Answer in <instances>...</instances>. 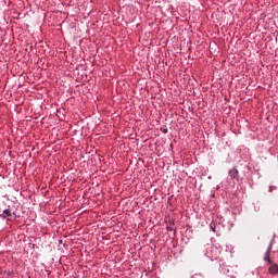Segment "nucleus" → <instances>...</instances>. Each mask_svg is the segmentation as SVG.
Returning <instances> with one entry per match:
<instances>
[{
	"instance_id": "f257e3e1",
	"label": "nucleus",
	"mask_w": 278,
	"mask_h": 278,
	"mask_svg": "<svg viewBox=\"0 0 278 278\" xmlns=\"http://www.w3.org/2000/svg\"><path fill=\"white\" fill-rule=\"evenodd\" d=\"M205 255H206V257H210L211 260H218V257L220 255V249H218V247H216V245H208L206 248Z\"/></svg>"
},
{
	"instance_id": "f03ea898",
	"label": "nucleus",
	"mask_w": 278,
	"mask_h": 278,
	"mask_svg": "<svg viewBox=\"0 0 278 278\" xmlns=\"http://www.w3.org/2000/svg\"><path fill=\"white\" fill-rule=\"evenodd\" d=\"M228 175L230 177V179H236V181H239L240 179V173L238 172V168L232 167L231 169H229Z\"/></svg>"
},
{
	"instance_id": "7ed1b4c3",
	"label": "nucleus",
	"mask_w": 278,
	"mask_h": 278,
	"mask_svg": "<svg viewBox=\"0 0 278 278\" xmlns=\"http://www.w3.org/2000/svg\"><path fill=\"white\" fill-rule=\"evenodd\" d=\"M269 275H277L278 274V264L277 263H269L268 267Z\"/></svg>"
},
{
	"instance_id": "20e7f679",
	"label": "nucleus",
	"mask_w": 278,
	"mask_h": 278,
	"mask_svg": "<svg viewBox=\"0 0 278 278\" xmlns=\"http://www.w3.org/2000/svg\"><path fill=\"white\" fill-rule=\"evenodd\" d=\"M12 216H14V213L12 212V210L7 208L2 212V214H0V218H12Z\"/></svg>"
},
{
	"instance_id": "39448f33",
	"label": "nucleus",
	"mask_w": 278,
	"mask_h": 278,
	"mask_svg": "<svg viewBox=\"0 0 278 278\" xmlns=\"http://www.w3.org/2000/svg\"><path fill=\"white\" fill-rule=\"evenodd\" d=\"M264 262H266L267 264H273V260H270V252H265Z\"/></svg>"
},
{
	"instance_id": "423d86ee",
	"label": "nucleus",
	"mask_w": 278,
	"mask_h": 278,
	"mask_svg": "<svg viewBox=\"0 0 278 278\" xmlns=\"http://www.w3.org/2000/svg\"><path fill=\"white\" fill-rule=\"evenodd\" d=\"M274 242H275V239H271V241L269 242V245H268V248H267V252L268 253H270V251H273V244H274Z\"/></svg>"
},
{
	"instance_id": "0eeeda50",
	"label": "nucleus",
	"mask_w": 278,
	"mask_h": 278,
	"mask_svg": "<svg viewBox=\"0 0 278 278\" xmlns=\"http://www.w3.org/2000/svg\"><path fill=\"white\" fill-rule=\"evenodd\" d=\"M274 242H275V239H271V241L269 242V245H268V248H267V252L268 253H270V251H273V244H274Z\"/></svg>"
},
{
	"instance_id": "6e6552de",
	"label": "nucleus",
	"mask_w": 278,
	"mask_h": 278,
	"mask_svg": "<svg viewBox=\"0 0 278 278\" xmlns=\"http://www.w3.org/2000/svg\"><path fill=\"white\" fill-rule=\"evenodd\" d=\"M220 273H223L224 275H227V273H229V268L228 267H222Z\"/></svg>"
},
{
	"instance_id": "1a4fd4ad",
	"label": "nucleus",
	"mask_w": 278,
	"mask_h": 278,
	"mask_svg": "<svg viewBox=\"0 0 278 278\" xmlns=\"http://www.w3.org/2000/svg\"><path fill=\"white\" fill-rule=\"evenodd\" d=\"M210 229L213 231V233H216V227H214V224L210 225Z\"/></svg>"
},
{
	"instance_id": "9d476101",
	"label": "nucleus",
	"mask_w": 278,
	"mask_h": 278,
	"mask_svg": "<svg viewBox=\"0 0 278 278\" xmlns=\"http://www.w3.org/2000/svg\"><path fill=\"white\" fill-rule=\"evenodd\" d=\"M230 278H236V276L231 275Z\"/></svg>"
}]
</instances>
